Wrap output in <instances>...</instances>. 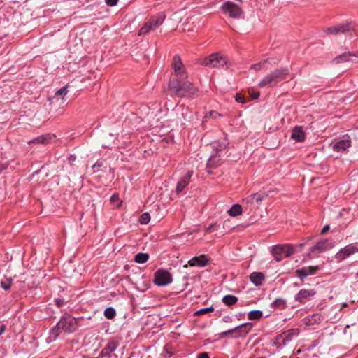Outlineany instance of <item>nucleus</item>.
Masks as SVG:
<instances>
[{"label": "nucleus", "mask_w": 358, "mask_h": 358, "mask_svg": "<svg viewBox=\"0 0 358 358\" xmlns=\"http://www.w3.org/2000/svg\"><path fill=\"white\" fill-rule=\"evenodd\" d=\"M169 87L174 94L179 97H189L198 92V89L187 80L172 79L169 82Z\"/></svg>", "instance_id": "nucleus-1"}, {"label": "nucleus", "mask_w": 358, "mask_h": 358, "mask_svg": "<svg viewBox=\"0 0 358 358\" xmlns=\"http://www.w3.org/2000/svg\"><path fill=\"white\" fill-rule=\"evenodd\" d=\"M288 73L289 70L287 68L275 69V71L264 76L259 82L258 86L259 87H273L280 82L285 80L287 78Z\"/></svg>", "instance_id": "nucleus-2"}, {"label": "nucleus", "mask_w": 358, "mask_h": 358, "mask_svg": "<svg viewBox=\"0 0 358 358\" xmlns=\"http://www.w3.org/2000/svg\"><path fill=\"white\" fill-rule=\"evenodd\" d=\"M201 63L204 66L215 68L228 69L231 65L227 57L219 53H214L204 58Z\"/></svg>", "instance_id": "nucleus-3"}, {"label": "nucleus", "mask_w": 358, "mask_h": 358, "mask_svg": "<svg viewBox=\"0 0 358 358\" xmlns=\"http://www.w3.org/2000/svg\"><path fill=\"white\" fill-rule=\"evenodd\" d=\"M166 18L164 13H159L151 17L149 20L141 28L138 35H145L151 31H154L161 26Z\"/></svg>", "instance_id": "nucleus-4"}, {"label": "nucleus", "mask_w": 358, "mask_h": 358, "mask_svg": "<svg viewBox=\"0 0 358 358\" xmlns=\"http://www.w3.org/2000/svg\"><path fill=\"white\" fill-rule=\"evenodd\" d=\"M294 252V248L289 244L276 245L271 250L273 256L278 262L281 261L283 258L291 256Z\"/></svg>", "instance_id": "nucleus-5"}, {"label": "nucleus", "mask_w": 358, "mask_h": 358, "mask_svg": "<svg viewBox=\"0 0 358 358\" xmlns=\"http://www.w3.org/2000/svg\"><path fill=\"white\" fill-rule=\"evenodd\" d=\"M172 68L174 71V80H187V73L185 71V66L183 65L181 58L179 55H176L173 57L172 62Z\"/></svg>", "instance_id": "nucleus-6"}, {"label": "nucleus", "mask_w": 358, "mask_h": 358, "mask_svg": "<svg viewBox=\"0 0 358 358\" xmlns=\"http://www.w3.org/2000/svg\"><path fill=\"white\" fill-rule=\"evenodd\" d=\"M334 247V243L327 238L321 239L315 245L310 248V252L308 255L310 259L313 258L312 255H317L323 253Z\"/></svg>", "instance_id": "nucleus-7"}, {"label": "nucleus", "mask_w": 358, "mask_h": 358, "mask_svg": "<svg viewBox=\"0 0 358 358\" xmlns=\"http://www.w3.org/2000/svg\"><path fill=\"white\" fill-rule=\"evenodd\" d=\"M358 252V242L350 243L341 248L335 255L337 262H341L350 256Z\"/></svg>", "instance_id": "nucleus-8"}, {"label": "nucleus", "mask_w": 358, "mask_h": 358, "mask_svg": "<svg viewBox=\"0 0 358 358\" xmlns=\"http://www.w3.org/2000/svg\"><path fill=\"white\" fill-rule=\"evenodd\" d=\"M154 282L158 286H166L173 281L171 273L166 269H158L154 274Z\"/></svg>", "instance_id": "nucleus-9"}, {"label": "nucleus", "mask_w": 358, "mask_h": 358, "mask_svg": "<svg viewBox=\"0 0 358 358\" xmlns=\"http://www.w3.org/2000/svg\"><path fill=\"white\" fill-rule=\"evenodd\" d=\"M224 13L228 14L231 17L238 19L242 17L243 12L236 3L231 1H227L222 6Z\"/></svg>", "instance_id": "nucleus-10"}, {"label": "nucleus", "mask_w": 358, "mask_h": 358, "mask_svg": "<svg viewBox=\"0 0 358 358\" xmlns=\"http://www.w3.org/2000/svg\"><path fill=\"white\" fill-rule=\"evenodd\" d=\"M320 269V266H304L295 271V275L301 280H304L309 275H315Z\"/></svg>", "instance_id": "nucleus-11"}, {"label": "nucleus", "mask_w": 358, "mask_h": 358, "mask_svg": "<svg viewBox=\"0 0 358 358\" xmlns=\"http://www.w3.org/2000/svg\"><path fill=\"white\" fill-rule=\"evenodd\" d=\"M355 27L352 23L339 24L327 29L326 32L331 34H339L354 30Z\"/></svg>", "instance_id": "nucleus-12"}, {"label": "nucleus", "mask_w": 358, "mask_h": 358, "mask_svg": "<svg viewBox=\"0 0 358 358\" xmlns=\"http://www.w3.org/2000/svg\"><path fill=\"white\" fill-rule=\"evenodd\" d=\"M315 294L316 292L313 289H302L294 296V300L304 304Z\"/></svg>", "instance_id": "nucleus-13"}, {"label": "nucleus", "mask_w": 358, "mask_h": 358, "mask_svg": "<svg viewBox=\"0 0 358 358\" xmlns=\"http://www.w3.org/2000/svg\"><path fill=\"white\" fill-rule=\"evenodd\" d=\"M59 327L66 332H72L76 329V320L70 316L66 317L59 321Z\"/></svg>", "instance_id": "nucleus-14"}, {"label": "nucleus", "mask_w": 358, "mask_h": 358, "mask_svg": "<svg viewBox=\"0 0 358 358\" xmlns=\"http://www.w3.org/2000/svg\"><path fill=\"white\" fill-rule=\"evenodd\" d=\"M334 61L337 64L343 62L358 63V55L345 52L334 58Z\"/></svg>", "instance_id": "nucleus-15"}, {"label": "nucleus", "mask_w": 358, "mask_h": 358, "mask_svg": "<svg viewBox=\"0 0 358 358\" xmlns=\"http://www.w3.org/2000/svg\"><path fill=\"white\" fill-rule=\"evenodd\" d=\"M253 325L251 322L243 323L236 327V335H233L232 338H238L248 334L252 329Z\"/></svg>", "instance_id": "nucleus-16"}, {"label": "nucleus", "mask_w": 358, "mask_h": 358, "mask_svg": "<svg viewBox=\"0 0 358 358\" xmlns=\"http://www.w3.org/2000/svg\"><path fill=\"white\" fill-rule=\"evenodd\" d=\"M208 262H209V259L205 255H201L200 256L194 257L188 262L189 264L191 266H200V267H203V266H206Z\"/></svg>", "instance_id": "nucleus-17"}, {"label": "nucleus", "mask_w": 358, "mask_h": 358, "mask_svg": "<svg viewBox=\"0 0 358 358\" xmlns=\"http://www.w3.org/2000/svg\"><path fill=\"white\" fill-rule=\"evenodd\" d=\"M192 174V171H188L185 176L180 179L176 185V192L178 193L181 192L189 185Z\"/></svg>", "instance_id": "nucleus-18"}, {"label": "nucleus", "mask_w": 358, "mask_h": 358, "mask_svg": "<svg viewBox=\"0 0 358 358\" xmlns=\"http://www.w3.org/2000/svg\"><path fill=\"white\" fill-rule=\"evenodd\" d=\"M351 145V141L349 137H347L343 140H341L336 142L334 146L333 149L336 152H344Z\"/></svg>", "instance_id": "nucleus-19"}, {"label": "nucleus", "mask_w": 358, "mask_h": 358, "mask_svg": "<svg viewBox=\"0 0 358 358\" xmlns=\"http://www.w3.org/2000/svg\"><path fill=\"white\" fill-rule=\"evenodd\" d=\"M118 344L115 341H110L107 345L103 348L100 353V357L110 356L117 348Z\"/></svg>", "instance_id": "nucleus-20"}, {"label": "nucleus", "mask_w": 358, "mask_h": 358, "mask_svg": "<svg viewBox=\"0 0 358 358\" xmlns=\"http://www.w3.org/2000/svg\"><path fill=\"white\" fill-rule=\"evenodd\" d=\"M291 138L297 142H302L305 139V133L302 127L296 126L292 130Z\"/></svg>", "instance_id": "nucleus-21"}, {"label": "nucleus", "mask_w": 358, "mask_h": 358, "mask_svg": "<svg viewBox=\"0 0 358 358\" xmlns=\"http://www.w3.org/2000/svg\"><path fill=\"white\" fill-rule=\"evenodd\" d=\"M53 137H55V136H51L49 134H45L33 138L32 140L29 141L28 143H40L43 145H46L50 143V141Z\"/></svg>", "instance_id": "nucleus-22"}, {"label": "nucleus", "mask_w": 358, "mask_h": 358, "mask_svg": "<svg viewBox=\"0 0 358 358\" xmlns=\"http://www.w3.org/2000/svg\"><path fill=\"white\" fill-rule=\"evenodd\" d=\"M250 279L255 285L259 286L264 280V275L261 272H253L250 274Z\"/></svg>", "instance_id": "nucleus-23"}, {"label": "nucleus", "mask_w": 358, "mask_h": 358, "mask_svg": "<svg viewBox=\"0 0 358 358\" xmlns=\"http://www.w3.org/2000/svg\"><path fill=\"white\" fill-rule=\"evenodd\" d=\"M62 327H59V322H57V325L54 327L50 331V335L47 338V342L51 343L54 341L57 336L59 335L61 332Z\"/></svg>", "instance_id": "nucleus-24"}, {"label": "nucleus", "mask_w": 358, "mask_h": 358, "mask_svg": "<svg viewBox=\"0 0 358 358\" xmlns=\"http://www.w3.org/2000/svg\"><path fill=\"white\" fill-rule=\"evenodd\" d=\"M242 213V207L241 205L236 203L234 204L228 210V214L231 217H236Z\"/></svg>", "instance_id": "nucleus-25"}, {"label": "nucleus", "mask_w": 358, "mask_h": 358, "mask_svg": "<svg viewBox=\"0 0 358 358\" xmlns=\"http://www.w3.org/2000/svg\"><path fill=\"white\" fill-rule=\"evenodd\" d=\"M222 301L228 306L235 304L238 301V298L234 295L228 294L223 296Z\"/></svg>", "instance_id": "nucleus-26"}, {"label": "nucleus", "mask_w": 358, "mask_h": 358, "mask_svg": "<svg viewBox=\"0 0 358 358\" xmlns=\"http://www.w3.org/2000/svg\"><path fill=\"white\" fill-rule=\"evenodd\" d=\"M269 62V59L263 60L259 63L254 64L250 66V69H253L256 71H261L262 69H267V64Z\"/></svg>", "instance_id": "nucleus-27"}, {"label": "nucleus", "mask_w": 358, "mask_h": 358, "mask_svg": "<svg viewBox=\"0 0 358 358\" xmlns=\"http://www.w3.org/2000/svg\"><path fill=\"white\" fill-rule=\"evenodd\" d=\"M220 162H221V158H220V155H212L209 158L207 165L209 167L213 168V167L218 166L220 164Z\"/></svg>", "instance_id": "nucleus-28"}, {"label": "nucleus", "mask_w": 358, "mask_h": 358, "mask_svg": "<svg viewBox=\"0 0 358 358\" xmlns=\"http://www.w3.org/2000/svg\"><path fill=\"white\" fill-rule=\"evenodd\" d=\"M149 259V255L147 253L139 252L136 255L134 260L136 263L143 264L145 263Z\"/></svg>", "instance_id": "nucleus-29"}, {"label": "nucleus", "mask_w": 358, "mask_h": 358, "mask_svg": "<svg viewBox=\"0 0 358 358\" xmlns=\"http://www.w3.org/2000/svg\"><path fill=\"white\" fill-rule=\"evenodd\" d=\"M263 315V313L259 310H251L248 313V318L250 320H259Z\"/></svg>", "instance_id": "nucleus-30"}, {"label": "nucleus", "mask_w": 358, "mask_h": 358, "mask_svg": "<svg viewBox=\"0 0 358 358\" xmlns=\"http://www.w3.org/2000/svg\"><path fill=\"white\" fill-rule=\"evenodd\" d=\"M116 315V311L113 307H108L104 310V316L108 319H113Z\"/></svg>", "instance_id": "nucleus-31"}, {"label": "nucleus", "mask_w": 358, "mask_h": 358, "mask_svg": "<svg viewBox=\"0 0 358 358\" xmlns=\"http://www.w3.org/2000/svg\"><path fill=\"white\" fill-rule=\"evenodd\" d=\"M273 306L280 309L285 308L286 307V301L282 299H277L273 302Z\"/></svg>", "instance_id": "nucleus-32"}, {"label": "nucleus", "mask_w": 358, "mask_h": 358, "mask_svg": "<svg viewBox=\"0 0 358 358\" xmlns=\"http://www.w3.org/2000/svg\"><path fill=\"white\" fill-rule=\"evenodd\" d=\"M219 117H222V115L219 113H217V111H215V110H211V111H209L208 113H207L206 114V115L204 116L203 119L205 121H207L208 119L209 118H213V119H216Z\"/></svg>", "instance_id": "nucleus-33"}, {"label": "nucleus", "mask_w": 358, "mask_h": 358, "mask_svg": "<svg viewBox=\"0 0 358 358\" xmlns=\"http://www.w3.org/2000/svg\"><path fill=\"white\" fill-rule=\"evenodd\" d=\"M214 310L215 309H214L213 306L201 308V309H199V310L196 311L194 313V315H201L203 314L211 313V312L214 311Z\"/></svg>", "instance_id": "nucleus-34"}, {"label": "nucleus", "mask_w": 358, "mask_h": 358, "mask_svg": "<svg viewBox=\"0 0 358 358\" xmlns=\"http://www.w3.org/2000/svg\"><path fill=\"white\" fill-rule=\"evenodd\" d=\"M150 220V214L148 213H144L141 215L139 222L142 224H146L149 222Z\"/></svg>", "instance_id": "nucleus-35"}, {"label": "nucleus", "mask_w": 358, "mask_h": 358, "mask_svg": "<svg viewBox=\"0 0 358 358\" xmlns=\"http://www.w3.org/2000/svg\"><path fill=\"white\" fill-rule=\"evenodd\" d=\"M229 334L231 335V336L233 335H236V327H234L233 329H231L226 331L222 332V334H220V336L222 338H224V337L228 336V335H229Z\"/></svg>", "instance_id": "nucleus-36"}, {"label": "nucleus", "mask_w": 358, "mask_h": 358, "mask_svg": "<svg viewBox=\"0 0 358 358\" xmlns=\"http://www.w3.org/2000/svg\"><path fill=\"white\" fill-rule=\"evenodd\" d=\"M67 92H68L67 86H64L56 92L55 96L59 95V96H62L64 97L67 94Z\"/></svg>", "instance_id": "nucleus-37"}, {"label": "nucleus", "mask_w": 358, "mask_h": 358, "mask_svg": "<svg viewBox=\"0 0 358 358\" xmlns=\"http://www.w3.org/2000/svg\"><path fill=\"white\" fill-rule=\"evenodd\" d=\"M1 287H3L5 290H8L10 288L11 281L10 280H7L6 281H1Z\"/></svg>", "instance_id": "nucleus-38"}, {"label": "nucleus", "mask_w": 358, "mask_h": 358, "mask_svg": "<svg viewBox=\"0 0 358 358\" xmlns=\"http://www.w3.org/2000/svg\"><path fill=\"white\" fill-rule=\"evenodd\" d=\"M235 99H236V101L239 103H245V99L244 96H243L240 94H237L235 96Z\"/></svg>", "instance_id": "nucleus-39"}, {"label": "nucleus", "mask_w": 358, "mask_h": 358, "mask_svg": "<svg viewBox=\"0 0 358 358\" xmlns=\"http://www.w3.org/2000/svg\"><path fill=\"white\" fill-rule=\"evenodd\" d=\"M106 3L110 6H114L117 5L118 0H105Z\"/></svg>", "instance_id": "nucleus-40"}, {"label": "nucleus", "mask_w": 358, "mask_h": 358, "mask_svg": "<svg viewBox=\"0 0 358 358\" xmlns=\"http://www.w3.org/2000/svg\"><path fill=\"white\" fill-rule=\"evenodd\" d=\"M222 321L225 323L232 322L233 318L230 315H225L222 317Z\"/></svg>", "instance_id": "nucleus-41"}, {"label": "nucleus", "mask_w": 358, "mask_h": 358, "mask_svg": "<svg viewBox=\"0 0 358 358\" xmlns=\"http://www.w3.org/2000/svg\"><path fill=\"white\" fill-rule=\"evenodd\" d=\"M55 303L58 307H60L64 304V300L63 299H55Z\"/></svg>", "instance_id": "nucleus-42"}, {"label": "nucleus", "mask_w": 358, "mask_h": 358, "mask_svg": "<svg viewBox=\"0 0 358 358\" xmlns=\"http://www.w3.org/2000/svg\"><path fill=\"white\" fill-rule=\"evenodd\" d=\"M197 358H209V355L208 352H203L199 354Z\"/></svg>", "instance_id": "nucleus-43"}, {"label": "nucleus", "mask_w": 358, "mask_h": 358, "mask_svg": "<svg viewBox=\"0 0 358 358\" xmlns=\"http://www.w3.org/2000/svg\"><path fill=\"white\" fill-rule=\"evenodd\" d=\"M103 165V162L101 161H97L93 166V169H95V168H99L101 167V166Z\"/></svg>", "instance_id": "nucleus-44"}, {"label": "nucleus", "mask_w": 358, "mask_h": 358, "mask_svg": "<svg viewBox=\"0 0 358 358\" xmlns=\"http://www.w3.org/2000/svg\"><path fill=\"white\" fill-rule=\"evenodd\" d=\"M329 229V225H325L323 229H322L321 231V234H325L326 232H327Z\"/></svg>", "instance_id": "nucleus-45"}, {"label": "nucleus", "mask_w": 358, "mask_h": 358, "mask_svg": "<svg viewBox=\"0 0 358 358\" xmlns=\"http://www.w3.org/2000/svg\"><path fill=\"white\" fill-rule=\"evenodd\" d=\"M6 329V327L5 324H2L0 326V336L5 332Z\"/></svg>", "instance_id": "nucleus-46"}, {"label": "nucleus", "mask_w": 358, "mask_h": 358, "mask_svg": "<svg viewBox=\"0 0 358 358\" xmlns=\"http://www.w3.org/2000/svg\"><path fill=\"white\" fill-rule=\"evenodd\" d=\"M254 199L257 201H262L263 198L259 196L257 194H254Z\"/></svg>", "instance_id": "nucleus-47"}, {"label": "nucleus", "mask_w": 358, "mask_h": 358, "mask_svg": "<svg viewBox=\"0 0 358 358\" xmlns=\"http://www.w3.org/2000/svg\"><path fill=\"white\" fill-rule=\"evenodd\" d=\"M252 96L254 99H256L259 96V92H255L253 94H252Z\"/></svg>", "instance_id": "nucleus-48"}, {"label": "nucleus", "mask_w": 358, "mask_h": 358, "mask_svg": "<svg viewBox=\"0 0 358 358\" xmlns=\"http://www.w3.org/2000/svg\"><path fill=\"white\" fill-rule=\"evenodd\" d=\"M213 227V224H210L209 227H208L206 229V232H210L211 231V229Z\"/></svg>", "instance_id": "nucleus-49"}, {"label": "nucleus", "mask_w": 358, "mask_h": 358, "mask_svg": "<svg viewBox=\"0 0 358 358\" xmlns=\"http://www.w3.org/2000/svg\"><path fill=\"white\" fill-rule=\"evenodd\" d=\"M117 199V196L114 194V195H113V196H111V198H110V201H111L112 202H114Z\"/></svg>", "instance_id": "nucleus-50"}, {"label": "nucleus", "mask_w": 358, "mask_h": 358, "mask_svg": "<svg viewBox=\"0 0 358 358\" xmlns=\"http://www.w3.org/2000/svg\"><path fill=\"white\" fill-rule=\"evenodd\" d=\"M6 167H7V166H6V165H3V166H2V168H1V170H4V169H6Z\"/></svg>", "instance_id": "nucleus-51"}, {"label": "nucleus", "mask_w": 358, "mask_h": 358, "mask_svg": "<svg viewBox=\"0 0 358 358\" xmlns=\"http://www.w3.org/2000/svg\"><path fill=\"white\" fill-rule=\"evenodd\" d=\"M224 147H225V145H220V148H221L220 149L222 150V149H223Z\"/></svg>", "instance_id": "nucleus-52"}, {"label": "nucleus", "mask_w": 358, "mask_h": 358, "mask_svg": "<svg viewBox=\"0 0 358 358\" xmlns=\"http://www.w3.org/2000/svg\"><path fill=\"white\" fill-rule=\"evenodd\" d=\"M48 100H49L50 101H52V98H48Z\"/></svg>", "instance_id": "nucleus-53"}, {"label": "nucleus", "mask_w": 358, "mask_h": 358, "mask_svg": "<svg viewBox=\"0 0 358 358\" xmlns=\"http://www.w3.org/2000/svg\"><path fill=\"white\" fill-rule=\"evenodd\" d=\"M357 275H358V272H357Z\"/></svg>", "instance_id": "nucleus-54"}]
</instances>
